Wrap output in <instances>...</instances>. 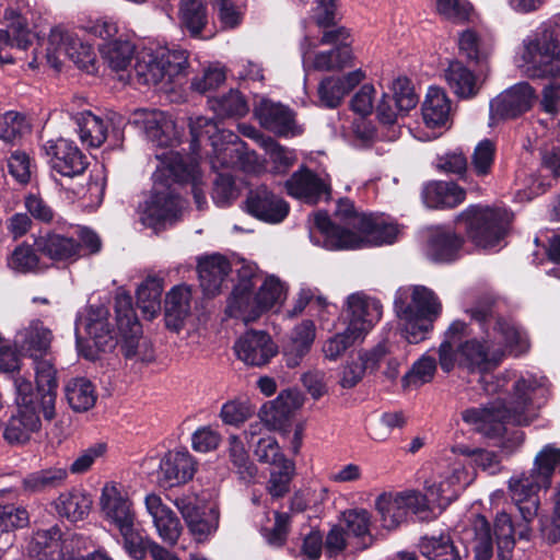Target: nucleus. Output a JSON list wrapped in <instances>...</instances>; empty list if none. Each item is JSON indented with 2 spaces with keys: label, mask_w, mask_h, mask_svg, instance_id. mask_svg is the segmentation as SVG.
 I'll use <instances>...</instances> for the list:
<instances>
[{
  "label": "nucleus",
  "mask_w": 560,
  "mask_h": 560,
  "mask_svg": "<svg viewBox=\"0 0 560 560\" xmlns=\"http://www.w3.org/2000/svg\"><path fill=\"white\" fill-rule=\"evenodd\" d=\"M192 136V145L201 138L207 137L213 148V153L218 162L223 166L233 164L238 158L240 148L243 144L237 133L220 129L218 124L207 117H196L189 124Z\"/></svg>",
  "instance_id": "8"
},
{
  "label": "nucleus",
  "mask_w": 560,
  "mask_h": 560,
  "mask_svg": "<svg viewBox=\"0 0 560 560\" xmlns=\"http://www.w3.org/2000/svg\"><path fill=\"white\" fill-rule=\"evenodd\" d=\"M31 126L25 116L22 114L9 110L0 115V139L13 143L20 139L24 133L30 132Z\"/></svg>",
  "instance_id": "63"
},
{
  "label": "nucleus",
  "mask_w": 560,
  "mask_h": 560,
  "mask_svg": "<svg viewBox=\"0 0 560 560\" xmlns=\"http://www.w3.org/2000/svg\"><path fill=\"white\" fill-rule=\"evenodd\" d=\"M66 398L69 406L78 412L88 411L96 401L93 384L83 377L73 378L66 385Z\"/></svg>",
  "instance_id": "50"
},
{
  "label": "nucleus",
  "mask_w": 560,
  "mask_h": 560,
  "mask_svg": "<svg viewBox=\"0 0 560 560\" xmlns=\"http://www.w3.org/2000/svg\"><path fill=\"white\" fill-rule=\"evenodd\" d=\"M390 352L387 342H381L371 351H363L357 359L348 361L341 370L339 384L342 388H353L363 378L368 370L378 368L380 362Z\"/></svg>",
  "instance_id": "22"
},
{
  "label": "nucleus",
  "mask_w": 560,
  "mask_h": 560,
  "mask_svg": "<svg viewBox=\"0 0 560 560\" xmlns=\"http://www.w3.org/2000/svg\"><path fill=\"white\" fill-rule=\"evenodd\" d=\"M277 469L270 472V478L267 482L268 493L275 498H283L290 491V483L295 475L294 462L289 459L275 465Z\"/></svg>",
  "instance_id": "58"
},
{
  "label": "nucleus",
  "mask_w": 560,
  "mask_h": 560,
  "mask_svg": "<svg viewBox=\"0 0 560 560\" xmlns=\"http://www.w3.org/2000/svg\"><path fill=\"white\" fill-rule=\"evenodd\" d=\"M68 478L65 467H49L28 474L22 480V490L25 493H39L63 486Z\"/></svg>",
  "instance_id": "42"
},
{
  "label": "nucleus",
  "mask_w": 560,
  "mask_h": 560,
  "mask_svg": "<svg viewBox=\"0 0 560 560\" xmlns=\"http://www.w3.org/2000/svg\"><path fill=\"white\" fill-rule=\"evenodd\" d=\"M363 79L364 73L361 70L351 71L342 77H325L317 88L320 105L327 108L338 107L345 96L349 94Z\"/></svg>",
  "instance_id": "28"
},
{
  "label": "nucleus",
  "mask_w": 560,
  "mask_h": 560,
  "mask_svg": "<svg viewBox=\"0 0 560 560\" xmlns=\"http://www.w3.org/2000/svg\"><path fill=\"white\" fill-rule=\"evenodd\" d=\"M92 500L80 490L60 493L55 501L57 513L71 522L82 521L89 513Z\"/></svg>",
  "instance_id": "44"
},
{
  "label": "nucleus",
  "mask_w": 560,
  "mask_h": 560,
  "mask_svg": "<svg viewBox=\"0 0 560 560\" xmlns=\"http://www.w3.org/2000/svg\"><path fill=\"white\" fill-rule=\"evenodd\" d=\"M435 12L444 20L463 24L470 20L474 7L468 0H435Z\"/></svg>",
  "instance_id": "62"
},
{
  "label": "nucleus",
  "mask_w": 560,
  "mask_h": 560,
  "mask_svg": "<svg viewBox=\"0 0 560 560\" xmlns=\"http://www.w3.org/2000/svg\"><path fill=\"white\" fill-rule=\"evenodd\" d=\"M254 114L265 129L279 136H288L295 129L294 113L280 103L261 100L255 106Z\"/></svg>",
  "instance_id": "27"
},
{
  "label": "nucleus",
  "mask_w": 560,
  "mask_h": 560,
  "mask_svg": "<svg viewBox=\"0 0 560 560\" xmlns=\"http://www.w3.org/2000/svg\"><path fill=\"white\" fill-rule=\"evenodd\" d=\"M167 177L166 166L153 174V188L151 196L143 205L139 206L143 224L153 226L177 217L180 210V198L171 184L162 180Z\"/></svg>",
  "instance_id": "7"
},
{
  "label": "nucleus",
  "mask_w": 560,
  "mask_h": 560,
  "mask_svg": "<svg viewBox=\"0 0 560 560\" xmlns=\"http://www.w3.org/2000/svg\"><path fill=\"white\" fill-rule=\"evenodd\" d=\"M167 176L175 183H190L191 194L199 210L207 205L205 190L200 186L199 166L195 159L184 158L179 153H171L166 166Z\"/></svg>",
  "instance_id": "25"
},
{
  "label": "nucleus",
  "mask_w": 560,
  "mask_h": 560,
  "mask_svg": "<svg viewBox=\"0 0 560 560\" xmlns=\"http://www.w3.org/2000/svg\"><path fill=\"white\" fill-rule=\"evenodd\" d=\"M509 489L512 494V499L515 501L522 520L525 523L533 522L538 513L539 498L537 492L541 489L538 486L523 479L521 477L511 478L509 481Z\"/></svg>",
  "instance_id": "35"
},
{
  "label": "nucleus",
  "mask_w": 560,
  "mask_h": 560,
  "mask_svg": "<svg viewBox=\"0 0 560 560\" xmlns=\"http://www.w3.org/2000/svg\"><path fill=\"white\" fill-rule=\"evenodd\" d=\"M466 313L485 336L470 338L457 347L459 366L483 374L499 366L506 351L520 357L529 350L526 334L512 319L498 314L494 298L478 299Z\"/></svg>",
  "instance_id": "1"
},
{
  "label": "nucleus",
  "mask_w": 560,
  "mask_h": 560,
  "mask_svg": "<svg viewBox=\"0 0 560 560\" xmlns=\"http://www.w3.org/2000/svg\"><path fill=\"white\" fill-rule=\"evenodd\" d=\"M210 107L221 117H243L248 113V105L238 91L209 101Z\"/></svg>",
  "instance_id": "61"
},
{
  "label": "nucleus",
  "mask_w": 560,
  "mask_h": 560,
  "mask_svg": "<svg viewBox=\"0 0 560 560\" xmlns=\"http://www.w3.org/2000/svg\"><path fill=\"white\" fill-rule=\"evenodd\" d=\"M191 293L188 287L177 285L173 288L165 299V318L167 327L178 330L183 320L190 312Z\"/></svg>",
  "instance_id": "41"
},
{
  "label": "nucleus",
  "mask_w": 560,
  "mask_h": 560,
  "mask_svg": "<svg viewBox=\"0 0 560 560\" xmlns=\"http://www.w3.org/2000/svg\"><path fill=\"white\" fill-rule=\"evenodd\" d=\"M228 456L232 469L238 476L241 481L245 483H252L255 481L258 468L249 458L243 442L237 435H231L229 438Z\"/></svg>",
  "instance_id": "45"
},
{
  "label": "nucleus",
  "mask_w": 560,
  "mask_h": 560,
  "mask_svg": "<svg viewBox=\"0 0 560 560\" xmlns=\"http://www.w3.org/2000/svg\"><path fill=\"white\" fill-rule=\"evenodd\" d=\"M397 317L420 316L436 319L442 304L436 294L424 285H408L397 290L394 301Z\"/></svg>",
  "instance_id": "10"
},
{
  "label": "nucleus",
  "mask_w": 560,
  "mask_h": 560,
  "mask_svg": "<svg viewBox=\"0 0 560 560\" xmlns=\"http://www.w3.org/2000/svg\"><path fill=\"white\" fill-rule=\"evenodd\" d=\"M340 524L351 541L352 552L371 548L376 538L371 532L372 515L365 509H349L341 513Z\"/></svg>",
  "instance_id": "21"
},
{
  "label": "nucleus",
  "mask_w": 560,
  "mask_h": 560,
  "mask_svg": "<svg viewBox=\"0 0 560 560\" xmlns=\"http://www.w3.org/2000/svg\"><path fill=\"white\" fill-rule=\"evenodd\" d=\"M347 314L349 318L347 327L362 337L380 322L383 305L374 298L353 293L347 299Z\"/></svg>",
  "instance_id": "15"
},
{
  "label": "nucleus",
  "mask_w": 560,
  "mask_h": 560,
  "mask_svg": "<svg viewBox=\"0 0 560 560\" xmlns=\"http://www.w3.org/2000/svg\"><path fill=\"white\" fill-rule=\"evenodd\" d=\"M314 224L325 235V244L329 249H355L393 244L399 233L397 224L372 215L366 217L358 232L336 225L326 212L316 213Z\"/></svg>",
  "instance_id": "4"
},
{
  "label": "nucleus",
  "mask_w": 560,
  "mask_h": 560,
  "mask_svg": "<svg viewBox=\"0 0 560 560\" xmlns=\"http://www.w3.org/2000/svg\"><path fill=\"white\" fill-rule=\"evenodd\" d=\"M244 210L255 219L269 224L281 223L290 212V205L262 184L250 188L244 200Z\"/></svg>",
  "instance_id": "11"
},
{
  "label": "nucleus",
  "mask_w": 560,
  "mask_h": 560,
  "mask_svg": "<svg viewBox=\"0 0 560 560\" xmlns=\"http://www.w3.org/2000/svg\"><path fill=\"white\" fill-rule=\"evenodd\" d=\"M230 271L231 264L222 255H212L200 259L198 275L203 293L210 298L219 294Z\"/></svg>",
  "instance_id": "29"
},
{
  "label": "nucleus",
  "mask_w": 560,
  "mask_h": 560,
  "mask_svg": "<svg viewBox=\"0 0 560 560\" xmlns=\"http://www.w3.org/2000/svg\"><path fill=\"white\" fill-rule=\"evenodd\" d=\"M22 390L28 389V385L24 383ZM20 407L13 413L3 430V439L10 445L26 444L32 435L39 431L42 427L40 418L37 413L31 411V398L25 392H22L20 398Z\"/></svg>",
  "instance_id": "14"
},
{
  "label": "nucleus",
  "mask_w": 560,
  "mask_h": 560,
  "mask_svg": "<svg viewBox=\"0 0 560 560\" xmlns=\"http://www.w3.org/2000/svg\"><path fill=\"white\" fill-rule=\"evenodd\" d=\"M515 528L508 513H499L494 521V536L499 560H511L515 546Z\"/></svg>",
  "instance_id": "54"
},
{
  "label": "nucleus",
  "mask_w": 560,
  "mask_h": 560,
  "mask_svg": "<svg viewBox=\"0 0 560 560\" xmlns=\"http://www.w3.org/2000/svg\"><path fill=\"white\" fill-rule=\"evenodd\" d=\"M421 110L427 127L432 129L446 127L451 116V100L442 89L431 86Z\"/></svg>",
  "instance_id": "36"
},
{
  "label": "nucleus",
  "mask_w": 560,
  "mask_h": 560,
  "mask_svg": "<svg viewBox=\"0 0 560 560\" xmlns=\"http://www.w3.org/2000/svg\"><path fill=\"white\" fill-rule=\"evenodd\" d=\"M108 310L105 306L90 305L86 316L79 319L83 324L86 334L94 341V346L103 351L113 342V330L108 323Z\"/></svg>",
  "instance_id": "34"
},
{
  "label": "nucleus",
  "mask_w": 560,
  "mask_h": 560,
  "mask_svg": "<svg viewBox=\"0 0 560 560\" xmlns=\"http://www.w3.org/2000/svg\"><path fill=\"white\" fill-rule=\"evenodd\" d=\"M444 75L451 91L463 100L476 97L485 81L458 60L450 62Z\"/></svg>",
  "instance_id": "30"
},
{
  "label": "nucleus",
  "mask_w": 560,
  "mask_h": 560,
  "mask_svg": "<svg viewBox=\"0 0 560 560\" xmlns=\"http://www.w3.org/2000/svg\"><path fill=\"white\" fill-rule=\"evenodd\" d=\"M418 547L421 555L429 560H462L450 534L422 536Z\"/></svg>",
  "instance_id": "43"
},
{
  "label": "nucleus",
  "mask_w": 560,
  "mask_h": 560,
  "mask_svg": "<svg viewBox=\"0 0 560 560\" xmlns=\"http://www.w3.org/2000/svg\"><path fill=\"white\" fill-rule=\"evenodd\" d=\"M162 280L148 277L137 290V303L143 315L154 317L161 310Z\"/></svg>",
  "instance_id": "51"
},
{
  "label": "nucleus",
  "mask_w": 560,
  "mask_h": 560,
  "mask_svg": "<svg viewBox=\"0 0 560 560\" xmlns=\"http://www.w3.org/2000/svg\"><path fill=\"white\" fill-rule=\"evenodd\" d=\"M148 513L153 518V524L161 539L171 546H174L180 534L182 525L176 514L162 502L160 495L150 493L144 500Z\"/></svg>",
  "instance_id": "24"
},
{
  "label": "nucleus",
  "mask_w": 560,
  "mask_h": 560,
  "mask_svg": "<svg viewBox=\"0 0 560 560\" xmlns=\"http://www.w3.org/2000/svg\"><path fill=\"white\" fill-rule=\"evenodd\" d=\"M547 392L544 377L521 376L513 383L506 398L482 408L466 409L462 419L486 436H499L504 433L506 423L528 425L537 419Z\"/></svg>",
  "instance_id": "2"
},
{
  "label": "nucleus",
  "mask_w": 560,
  "mask_h": 560,
  "mask_svg": "<svg viewBox=\"0 0 560 560\" xmlns=\"http://www.w3.org/2000/svg\"><path fill=\"white\" fill-rule=\"evenodd\" d=\"M35 371V382L39 387L42 395V404L45 407V413L52 416V405L57 400L58 378L55 359L52 355L38 358L33 360Z\"/></svg>",
  "instance_id": "32"
},
{
  "label": "nucleus",
  "mask_w": 560,
  "mask_h": 560,
  "mask_svg": "<svg viewBox=\"0 0 560 560\" xmlns=\"http://www.w3.org/2000/svg\"><path fill=\"white\" fill-rule=\"evenodd\" d=\"M404 501L398 494H381L375 501V508L381 515L382 526L388 530L397 528L407 520Z\"/></svg>",
  "instance_id": "49"
},
{
  "label": "nucleus",
  "mask_w": 560,
  "mask_h": 560,
  "mask_svg": "<svg viewBox=\"0 0 560 560\" xmlns=\"http://www.w3.org/2000/svg\"><path fill=\"white\" fill-rule=\"evenodd\" d=\"M353 52L351 47L331 48L319 51L313 60V68L318 71H338L351 67Z\"/></svg>",
  "instance_id": "56"
},
{
  "label": "nucleus",
  "mask_w": 560,
  "mask_h": 560,
  "mask_svg": "<svg viewBox=\"0 0 560 560\" xmlns=\"http://www.w3.org/2000/svg\"><path fill=\"white\" fill-rule=\"evenodd\" d=\"M158 54L162 71L165 72V82L171 83L187 74L189 67L187 50L161 48Z\"/></svg>",
  "instance_id": "53"
},
{
  "label": "nucleus",
  "mask_w": 560,
  "mask_h": 560,
  "mask_svg": "<svg viewBox=\"0 0 560 560\" xmlns=\"http://www.w3.org/2000/svg\"><path fill=\"white\" fill-rule=\"evenodd\" d=\"M139 116L140 119L137 122L142 124L148 139L158 145H165L170 140V132L172 130V121L165 113L142 109L139 112Z\"/></svg>",
  "instance_id": "47"
},
{
  "label": "nucleus",
  "mask_w": 560,
  "mask_h": 560,
  "mask_svg": "<svg viewBox=\"0 0 560 560\" xmlns=\"http://www.w3.org/2000/svg\"><path fill=\"white\" fill-rule=\"evenodd\" d=\"M175 505L180 512L186 525L198 542L206 541L219 527L220 512L217 508L208 511L200 510L188 499H177Z\"/></svg>",
  "instance_id": "16"
},
{
  "label": "nucleus",
  "mask_w": 560,
  "mask_h": 560,
  "mask_svg": "<svg viewBox=\"0 0 560 560\" xmlns=\"http://www.w3.org/2000/svg\"><path fill=\"white\" fill-rule=\"evenodd\" d=\"M512 213L503 208L474 205L457 217L465 223L468 237L480 247L494 246L508 232Z\"/></svg>",
  "instance_id": "5"
},
{
  "label": "nucleus",
  "mask_w": 560,
  "mask_h": 560,
  "mask_svg": "<svg viewBox=\"0 0 560 560\" xmlns=\"http://www.w3.org/2000/svg\"><path fill=\"white\" fill-rule=\"evenodd\" d=\"M8 268L21 275L38 273L45 269L37 247L27 242L16 245L7 257Z\"/></svg>",
  "instance_id": "39"
},
{
  "label": "nucleus",
  "mask_w": 560,
  "mask_h": 560,
  "mask_svg": "<svg viewBox=\"0 0 560 560\" xmlns=\"http://www.w3.org/2000/svg\"><path fill=\"white\" fill-rule=\"evenodd\" d=\"M537 100L535 89L527 82L516 83L490 101L489 126L516 119L528 112Z\"/></svg>",
  "instance_id": "9"
},
{
  "label": "nucleus",
  "mask_w": 560,
  "mask_h": 560,
  "mask_svg": "<svg viewBox=\"0 0 560 560\" xmlns=\"http://www.w3.org/2000/svg\"><path fill=\"white\" fill-rule=\"evenodd\" d=\"M104 518L116 528L135 522L136 514L127 494L115 483H106L100 498Z\"/></svg>",
  "instance_id": "20"
},
{
  "label": "nucleus",
  "mask_w": 560,
  "mask_h": 560,
  "mask_svg": "<svg viewBox=\"0 0 560 560\" xmlns=\"http://www.w3.org/2000/svg\"><path fill=\"white\" fill-rule=\"evenodd\" d=\"M100 51L104 61L114 71L126 70L133 59L135 45L122 38L105 42L100 47Z\"/></svg>",
  "instance_id": "46"
},
{
  "label": "nucleus",
  "mask_w": 560,
  "mask_h": 560,
  "mask_svg": "<svg viewBox=\"0 0 560 560\" xmlns=\"http://www.w3.org/2000/svg\"><path fill=\"white\" fill-rule=\"evenodd\" d=\"M475 537L471 549L476 560H490L493 556V540L489 522L485 516H478L474 523Z\"/></svg>",
  "instance_id": "60"
},
{
  "label": "nucleus",
  "mask_w": 560,
  "mask_h": 560,
  "mask_svg": "<svg viewBox=\"0 0 560 560\" xmlns=\"http://www.w3.org/2000/svg\"><path fill=\"white\" fill-rule=\"evenodd\" d=\"M62 57L73 61L79 69L89 73L96 70L95 52L92 46L84 44L67 30L57 26L50 31L46 59L54 69L59 70L63 61Z\"/></svg>",
  "instance_id": "6"
},
{
  "label": "nucleus",
  "mask_w": 560,
  "mask_h": 560,
  "mask_svg": "<svg viewBox=\"0 0 560 560\" xmlns=\"http://www.w3.org/2000/svg\"><path fill=\"white\" fill-rule=\"evenodd\" d=\"M234 350L240 360L254 366L265 365L277 353L270 336L265 331L256 330L244 334L235 342Z\"/></svg>",
  "instance_id": "19"
},
{
  "label": "nucleus",
  "mask_w": 560,
  "mask_h": 560,
  "mask_svg": "<svg viewBox=\"0 0 560 560\" xmlns=\"http://www.w3.org/2000/svg\"><path fill=\"white\" fill-rule=\"evenodd\" d=\"M198 468V462L187 450L170 451L160 463V482L175 487L190 481Z\"/></svg>",
  "instance_id": "18"
},
{
  "label": "nucleus",
  "mask_w": 560,
  "mask_h": 560,
  "mask_svg": "<svg viewBox=\"0 0 560 560\" xmlns=\"http://www.w3.org/2000/svg\"><path fill=\"white\" fill-rule=\"evenodd\" d=\"M82 143L92 147H101L107 139L110 121L97 116L90 110L78 113L73 116Z\"/></svg>",
  "instance_id": "37"
},
{
  "label": "nucleus",
  "mask_w": 560,
  "mask_h": 560,
  "mask_svg": "<svg viewBox=\"0 0 560 560\" xmlns=\"http://www.w3.org/2000/svg\"><path fill=\"white\" fill-rule=\"evenodd\" d=\"M39 254L54 262H74L82 257L77 238L56 231H47L34 238Z\"/></svg>",
  "instance_id": "17"
},
{
  "label": "nucleus",
  "mask_w": 560,
  "mask_h": 560,
  "mask_svg": "<svg viewBox=\"0 0 560 560\" xmlns=\"http://www.w3.org/2000/svg\"><path fill=\"white\" fill-rule=\"evenodd\" d=\"M304 397L296 388L282 390L278 397L265 404L259 411V417L271 429H279L284 425L291 415L302 407Z\"/></svg>",
  "instance_id": "23"
},
{
  "label": "nucleus",
  "mask_w": 560,
  "mask_h": 560,
  "mask_svg": "<svg viewBox=\"0 0 560 560\" xmlns=\"http://www.w3.org/2000/svg\"><path fill=\"white\" fill-rule=\"evenodd\" d=\"M133 73L139 84L150 85L165 82V72L160 65L158 50L154 54H143L137 59Z\"/></svg>",
  "instance_id": "55"
},
{
  "label": "nucleus",
  "mask_w": 560,
  "mask_h": 560,
  "mask_svg": "<svg viewBox=\"0 0 560 560\" xmlns=\"http://www.w3.org/2000/svg\"><path fill=\"white\" fill-rule=\"evenodd\" d=\"M254 283L250 279H242L234 288L228 300L226 313L231 317H237L245 323L256 320L264 312L259 307L257 292L254 294Z\"/></svg>",
  "instance_id": "26"
},
{
  "label": "nucleus",
  "mask_w": 560,
  "mask_h": 560,
  "mask_svg": "<svg viewBox=\"0 0 560 560\" xmlns=\"http://www.w3.org/2000/svg\"><path fill=\"white\" fill-rule=\"evenodd\" d=\"M464 240L456 233L436 230L428 242V256L439 262L453 261L458 257Z\"/></svg>",
  "instance_id": "38"
},
{
  "label": "nucleus",
  "mask_w": 560,
  "mask_h": 560,
  "mask_svg": "<svg viewBox=\"0 0 560 560\" xmlns=\"http://www.w3.org/2000/svg\"><path fill=\"white\" fill-rule=\"evenodd\" d=\"M466 192L453 182H431L422 189L423 202L429 208H454L465 200Z\"/></svg>",
  "instance_id": "33"
},
{
  "label": "nucleus",
  "mask_w": 560,
  "mask_h": 560,
  "mask_svg": "<svg viewBox=\"0 0 560 560\" xmlns=\"http://www.w3.org/2000/svg\"><path fill=\"white\" fill-rule=\"evenodd\" d=\"M287 194L308 205H316L331 195V183L328 175L319 176L312 170L302 166L284 183Z\"/></svg>",
  "instance_id": "12"
},
{
  "label": "nucleus",
  "mask_w": 560,
  "mask_h": 560,
  "mask_svg": "<svg viewBox=\"0 0 560 560\" xmlns=\"http://www.w3.org/2000/svg\"><path fill=\"white\" fill-rule=\"evenodd\" d=\"M495 143L490 139L481 140L470 158L471 172L480 178L491 174L495 158Z\"/></svg>",
  "instance_id": "59"
},
{
  "label": "nucleus",
  "mask_w": 560,
  "mask_h": 560,
  "mask_svg": "<svg viewBox=\"0 0 560 560\" xmlns=\"http://www.w3.org/2000/svg\"><path fill=\"white\" fill-rule=\"evenodd\" d=\"M458 47L468 60L477 65L486 62L492 54V45L472 30H466L460 33Z\"/></svg>",
  "instance_id": "52"
},
{
  "label": "nucleus",
  "mask_w": 560,
  "mask_h": 560,
  "mask_svg": "<svg viewBox=\"0 0 560 560\" xmlns=\"http://www.w3.org/2000/svg\"><path fill=\"white\" fill-rule=\"evenodd\" d=\"M515 62L529 79L560 78V15L523 39Z\"/></svg>",
  "instance_id": "3"
},
{
  "label": "nucleus",
  "mask_w": 560,
  "mask_h": 560,
  "mask_svg": "<svg viewBox=\"0 0 560 560\" xmlns=\"http://www.w3.org/2000/svg\"><path fill=\"white\" fill-rule=\"evenodd\" d=\"M179 21L191 37H199L208 24L205 0H180Z\"/></svg>",
  "instance_id": "48"
},
{
  "label": "nucleus",
  "mask_w": 560,
  "mask_h": 560,
  "mask_svg": "<svg viewBox=\"0 0 560 560\" xmlns=\"http://www.w3.org/2000/svg\"><path fill=\"white\" fill-rule=\"evenodd\" d=\"M54 171L66 177L82 175L89 166L88 158L70 140L58 138L43 144Z\"/></svg>",
  "instance_id": "13"
},
{
  "label": "nucleus",
  "mask_w": 560,
  "mask_h": 560,
  "mask_svg": "<svg viewBox=\"0 0 560 560\" xmlns=\"http://www.w3.org/2000/svg\"><path fill=\"white\" fill-rule=\"evenodd\" d=\"M52 332L43 323H32L22 334L21 348L32 360L50 357Z\"/></svg>",
  "instance_id": "40"
},
{
  "label": "nucleus",
  "mask_w": 560,
  "mask_h": 560,
  "mask_svg": "<svg viewBox=\"0 0 560 560\" xmlns=\"http://www.w3.org/2000/svg\"><path fill=\"white\" fill-rule=\"evenodd\" d=\"M114 307L119 331L142 334V327L133 310L132 298L129 294H117Z\"/></svg>",
  "instance_id": "57"
},
{
  "label": "nucleus",
  "mask_w": 560,
  "mask_h": 560,
  "mask_svg": "<svg viewBox=\"0 0 560 560\" xmlns=\"http://www.w3.org/2000/svg\"><path fill=\"white\" fill-rule=\"evenodd\" d=\"M557 471H560V448L548 444L536 455L530 471L520 477L528 479L529 482L547 490L551 485L552 476Z\"/></svg>",
  "instance_id": "31"
},
{
  "label": "nucleus",
  "mask_w": 560,
  "mask_h": 560,
  "mask_svg": "<svg viewBox=\"0 0 560 560\" xmlns=\"http://www.w3.org/2000/svg\"><path fill=\"white\" fill-rule=\"evenodd\" d=\"M117 529L122 536L124 548L128 555L137 560L143 559L153 541L148 537L142 536V534L136 529L135 522L125 524Z\"/></svg>",
  "instance_id": "64"
}]
</instances>
